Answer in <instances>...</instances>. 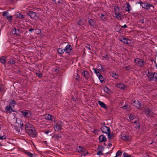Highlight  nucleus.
Listing matches in <instances>:
<instances>
[{
  "label": "nucleus",
  "instance_id": "f257e3e1",
  "mask_svg": "<svg viewBox=\"0 0 157 157\" xmlns=\"http://www.w3.org/2000/svg\"><path fill=\"white\" fill-rule=\"evenodd\" d=\"M24 125L25 126V132L29 136L33 138L37 136V133L32 124L29 123H26Z\"/></svg>",
  "mask_w": 157,
  "mask_h": 157
},
{
  "label": "nucleus",
  "instance_id": "f03ea898",
  "mask_svg": "<svg viewBox=\"0 0 157 157\" xmlns=\"http://www.w3.org/2000/svg\"><path fill=\"white\" fill-rule=\"evenodd\" d=\"M147 76L148 77L149 80L157 81V73L156 72L152 74L148 71L146 74Z\"/></svg>",
  "mask_w": 157,
  "mask_h": 157
},
{
  "label": "nucleus",
  "instance_id": "7ed1b4c3",
  "mask_svg": "<svg viewBox=\"0 0 157 157\" xmlns=\"http://www.w3.org/2000/svg\"><path fill=\"white\" fill-rule=\"evenodd\" d=\"M134 61L136 64L139 67H143L145 64V62L143 59L138 58L135 59Z\"/></svg>",
  "mask_w": 157,
  "mask_h": 157
},
{
  "label": "nucleus",
  "instance_id": "20e7f679",
  "mask_svg": "<svg viewBox=\"0 0 157 157\" xmlns=\"http://www.w3.org/2000/svg\"><path fill=\"white\" fill-rule=\"evenodd\" d=\"M63 125L62 121H59L57 122L56 124L54 129L55 131L58 132L62 129V127Z\"/></svg>",
  "mask_w": 157,
  "mask_h": 157
},
{
  "label": "nucleus",
  "instance_id": "39448f33",
  "mask_svg": "<svg viewBox=\"0 0 157 157\" xmlns=\"http://www.w3.org/2000/svg\"><path fill=\"white\" fill-rule=\"evenodd\" d=\"M114 9L115 13V17L117 19H119L121 17V14L120 12V9L118 7L114 6Z\"/></svg>",
  "mask_w": 157,
  "mask_h": 157
},
{
  "label": "nucleus",
  "instance_id": "423d86ee",
  "mask_svg": "<svg viewBox=\"0 0 157 157\" xmlns=\"http://www.w3.org/2000/svg\"><path fill=\"white\" fill-rule=\"evenodd\" d=\"M38 13L33 11H30L27 13V15L29 16L32 19H36L38 17Z\"/></svg>",
  "mask_w": 157,
  "mask_h": 157
},
{
  "label": "nucleus",
  "instance_id": "0eeeda50",
  "mask_svg": "<svg viewBox=\"0 0 157 157\" xmlns=\"http://www.w3.org/2000/svg\"><path fill=\"white\" fill-rule=\"evenodd\" d=\"M22 117H29L31 116V113L28 110H23L21 111Z\"/></svg>",
  "mask_w": 157,
  "mask_h": 157
},
{
  "label": "nucleus",
  "instance_id": "6e6552de",
  "mask_svg": "<svg viewBox=\"0 0 157 157\" xmlns=\"http://www.w3.org/2000/svg\"><path fill=\"white\" fill-rule=\"evenodd\" d=\"M10 33L18 36L19 35L20 30L18 29H16L14 27H13L11 29Z\"/></svg>",
  "mask_w": 157,
  "mask_h": 157
},
{
  "label": "nucleus",
  "instance_id": "1a4fd4ad",
  "mask_svg": "<svg viewBox=\"0 0 157 157\" xmlns=\"http://www.w3.org/2000/svg\"><path fill=\"white\" fill-rule=\"evenodd\" d=\"M101 129L102 132L107 134L109 132H110V129L108 127L103 126L101 128Z\"/></svg>",
  "mask_w": 157,
  "mask_h": 157
},
{
  "label": "nucleus",
  "instance_id": "9d476101",
  "mask_svg": "<svg viewBox=\"0 0 157 157\" xmlns=\"http://www.w3.org/2000/svg\"><path fill=\"white\" fill-rule=\"evenodd\" d=\"M144 112L149 117H152L153 116L154 113L149 108L145 109Z\"/></svg>",
  "mask_w": 157,
  "mask_h": 157
},
{
  "label": "nucleus",
  "instance_id": "9b49d317",
  "mask_svg": "<svg viewBox=\"0 0 157 157\" xmlns=\"http://www.w3.org/2000/svg\"><path fill=\"white\" fill-rule=\"evenodd\" d=\"M66 53L69 54L72 50V46L70 45H67L64 48Z\"/></svg>",
  "mask_w": 157,
  "mask_h": 157
},
{
  "label": "nucleus",
  "instance_id": "f8f14e48",
  "mask_svg": "<svg viewBox=\"0 0 157 157\" xmlns=\"http://www.w3.org/2000/svg\"><path fill=\"white\" fill-rule=\"evenodd\" d=\"M120 40L124 44H129V41H130V40L125 37L122 36L121 38H120Z\"/></svg>",
  "mask_w": 157,
  "mask_h": 157
},
{
  "label": "nucleus",
  "instance_id": "ddd939ff",
  "mask_svg": "<svg viewBox=\"0 0 157 157\" xmlns=\"http://www.w3.org/2000/svg\"><path fill=\"white\" fill-rule=\"evenodd\" d=\"M5 110L6 112L9 113H11L12 112H14L13 109L12 108V107L9 105L6 106Z\"/></svg>",
  "mask_w": 157,
  "mask_h": 157
},
{
  "label": "nucleus",
  "instance_id": "4468645a",
  "mask_svg": "<svg viewBox=\"0 0 157 157\" xmlns=\"http://www.w3.org/2000/svg\"><path fill=\"white\" fill-rule=\"evenodd\" d=\"M152 5L149 3H147L146 2H144V4L142 5V8L149 10L150 9V7L152 6Z\"/></svg>",
  "mask_w": 157,
  "mask_h": 157
},
{
  "label": "nucleus",
  "instance_id": "2eb2a0df",
  "mask_svg": "<svg viewBox=\"0 0 157 157\" xmlns=\"http://www.w3.org/2000/svg\"><path fill=\"white\" fill-rule=\"evenodd\" d=\"M132 105L137 107L138 108H140L141 106L140 104L139 103V101L137 100H135L132 103Z\"/></svg>",
  "mask_w": 157,
  "mask_h": 157
},
{
  "label": "nucleus",
  "instance_id": "dca6fc26",
  "mask_svg": "<svg viewBox=\"0 0 157 157\" xmlns=\"http://www.w3.org/2000/svg\"><path fill=\"white\" fill-rule=\"evenodd\" d=\"M116 85L117 87L121 89H124L126 87V86L122 83H118Z\"/></svg>",
  "mask_w": 157,
  "mask_h": 157
},
{
  "label": "nucleus",
  "instance_id": "f3484780",
  "mask_svg": "<svg viewBox=\"0 0 157 157\" xmlns=\"http://www.w3.org/2000/svg\"><path fill=\"white\" fill-rule=\"evenodd\" d=\"M99 139L100 142H105L107 140L106 137L104 135H100L99 137Z\"/></svg>",
  "mask_w": 157,
  "mask_h": 157
},
{
  "label": "nucleus",
  "instance_id": "a211bd4d",
  "mask_svg": "<svg viewBox=\"0 0 157 157\" xmlns=\"http://www.w3.org/2000/svg\"><path fill=\"white\" fill-rule=\"evenodd\" d=\"M7 57L2 56L0 57V62L3 64H5L7 61Z\"/></svg>",
  "mask_w": 157,
  "mask_h": 157
},
{
  "label": "nucleus",
  "instance_id": "6ab92c4d",
  "mask_svg": "<svg viewBox=\"0 0 157 157\" xmlns=\"http://www.w3.org/2000/svg\"><path fill=\"white\" fill-rule=\"evenodd\" d=\"M82 74L86 79H88L90 78L89 73L86 71H85L82 72Z\"/></svg>",
  "mask_w": 157,
  "mask_h": 157
},
{
  "label": "nucleus",
  "instance_id": "aec40b11",
  "mask_svg": "<svg viewBox=\"0 0 157 157\" xmlns=\"http://www.w3.org/2000/svg\"><path fill=\"white\" fill-rule=\"evenodd\" d=\"M24 152L29 157H36V154H32L30 152L27 151L25 150L24 151Z\"/></svg>",
  "mask_w": 157,
  "mask_h": 157
},
{
  "label": "nucleus",
  "instance_id": "412c9836",
  "mask_svg": "<svg viewBox=\"0 0 157 157\" xmlns=\"http://www.w3.org/2000/svg\"><path fill=\"white\" fill-rule=\"evenodd\" d=\"M16 104V103L15 100L14 99H13L10 101L8 105L12 107V108H13L14 107V106Z\"/></svg>",
  "mask_w": 157,
  "mask_h": 157
},
{
  "label": "nucleus",
  "instance_id": "4be33fe9",
  "mask_svg": "<svg viewBox=\"0 0 157 157\" xmlns=\"http://www.w3.org/2000/svg\"><path fill=\"white\" fill-rule=\"evenodd\" d=\"M99 105L102 108H104L105 109H107V106L106 104H105L104 102L101 101H98Z\"/></svg>",
  "mask_w": 157,
  "mask_h": 157
},
{
  "label": "nucleus",
  "instance_id": "5701e85b",
  "mask_svg": "<svg viewBox=\"0 0 157 157\" xmlns=\"http://www.w3.org/2000/svg\"><path fill=\"white\" fill-rule=\"evenodd\" d=\"M121 138L125 141L128 140L129 139V137L126 135L124 134H122L121 135Z\"/></svg>",
  "mask_w": 157,
  "mask_h": 157
},
{
  "label": "nucleus",
  "instance_id": "b1692460",
  "mask_svg": "<svg viewBox=\"0 0 157 157\" xmlns=\"http://www.w3.org/2000/svg\"><path fill=\"white\" fill-rule=\"evenodd\" d=\"M77 150L79 153L83 152L85 150L84 148L82 147L81 146H79L77 148Z\"/></svg>",
  "mask_w": 157,
  "mask_h": 157
},
{
  "label": "nucleus",
  "instance_id": "393cba45",
  "mask_svg": "<svg viewBox=\"0 0 157 157\" xmlns=\"http://www.w3.org/2000/svg\"><path fill=\"white\" fill-rule=\"evenodd\" d=\"M57 51L59 53L62 54L65 52V50L64 49H62V48H59L58 49Z\"/></svg>",
  "mask_w": 157,
  "mask_h": 157
},
{
  "label": "nucleus",
  "instance_id": "a878e982",
  "mask_svg": "<svg viewBox=\"0 0 157 157\" xmlns=\"http://www.w3.org/2000/svg\"><path fill=\"white\" fill-rule=\"evenodd\" d=\"M16 16L17 17L20 19H23L24 18V16L21 13H18L16 14Z\"/></svg>",
  "mask_w": 157,
  "mask_h": 157
},
{
  "label": "nucleus",
  "instance_id": "bb28decb",
  "mask_svg": "<svg viewBox=\"0 0 157 157\" xmlns=\"http://www.w3.org/2000/svg\"><path fill=\"white\" fill-rule=\"evenodd\" d=\"M45 118L48 120H52V117H53L51 115L48 114L45 115Z\"/></svg>",
  "mask_w": 157,
  "mask_h": 157
},
{
  "label": "nucleus",
  "instance_id": "cd10ccee",
  "mask_svg": "<svg viewBox=\"0 0 157 157\" xmlns=\"http://www.w3.org/2000/svg\"><path fill=\"white\" fill-rule=\"evenodd\" d=\"M88 22L90 25L91 26H92L93 25V24L95 22V21L94 19H89Z\"/></svg>",
  "mask_w": 157,
  "mask_h": 157
},
{
  "label": "nucleus",
  "instance_id": "c85d7f7f",
  "mask_svg": "<svg viewBox=\"0 0 157 157\" xmlns=\"http://www.w3.org/2000/svg\"><path fill=\"white\" fill-rule=\"evenodd\" d=\"M131 10V6L130 4L129 3H128L127 4V6L125 8V10L128 12H130Z\"/></svg>",
  "mask_w": 157,
  "mask_h": 157
},
{
  "label": "nucleus",
  "instance_id": "c756f323",
  "mask_svg": "<svg viewBox=\"0 0 157 157\" xmlns=\"http://www.w3.org/2000/svg\"><path fill=\"white\" fill-rule=\"evenodd\" d=\"M108 135V138L109 140H110L112 139V136H113V134L111 133L110 131V132H109L107 133Z\"/></svg>",
  "mask_w": 157,
  "mask_h": 157
},
{
  "label": "nucleus",
  "instance_id": "7c9ffc66",
  "mask_svg": "<svg viewBox=\"0 0 157 157\" xmlns=\"http://www.w3.org/2000/svg\"><path fill=\"white\" fill-rule=\"evenodd\" d=\"M112 76L115 79H117L118 78V75L117 74L115 73L112 72Z\"/></svg>",
  "mask_w": 157,
  "mask_h": 157
},
{
  "label": "nucleus",
  "instance_id": "2f4dec72",
  "mask_svg": "<svg viewBox=\"0 0 157 157\" xmlns=\"http://www.w3.org/2000/svg\"><path fill=\"white\" fill-rule=\"evenodd\" d=\"M2 15L4 17L6 18V17H8L9 15V12L8 11H4L2 13Z\"/></svg>",
  "mask_w": 157,
  "mask_h": 157
},
{
  "label": "nucleus",
  "instance_id": "473e14b6",
  "mask_svg": "<svg viewBox=\"0 0 157 157\" xmlns=\"http://www.w3.org/2000/svg\"><path fill=\"white\" fill-rule=\"evenodd\" d=\"M15 63V61L12 59H10V60L8 62V63L10 64L11 65L14 64Z\"/></svg>",
  "mask_w": 157,
  "mask_h": 157
},
{
  "label": "nucleus",
  "instance_id": "72a5a7b5",
  "mask_svg": "<svg viewBox=\"0 0 157 157\" xmlns=\"http://www.w3.org/2000/svg\"><path fill=\"white\" fill-rule=\"evenodd\" d=\"M13 18V16L11 15H9L8 17H6V18L8 20V21L10 22H12V20Z\"/></svg>",
  "mask_w": 157,
  "mask_h": 157
},
{
  "label": "nucleus",
  "instance_id": "f704fd0d",
  "mask_svg": "<svg viewBox=\"0 0 157 157\" xmlns=\"http://www.w3.org/2000/svg\"><path fill=\"white\" fill-rule=\"evenodd\" d=\"M136 118V117L135 116H134L132 114H131L129 116V119L130 120V121L133 120L134 119Z\"/></svg>",
  "mask_w": 157,
  "mask_h": 157
},
{
  "label": "nucleus",
  "instance_id": "c9c22d12",
  "mask_svg": "<svg viewBox=\"0 0 157 157\" xmlns=\"http://www.w3.org/2000/svg\"><path fill=\"white\" fill-rule=\"evenodd\" d=\"M104 149V147L101 145L98 146L97 150L98 151H102Z\"/></svg>",
  "mask_w": 157,
  "mask_h": 157
},
{
  "label": "nucleus",
  "instance_id": "e433bc0d",
  "mask_svg": "<svg viewBox=\"0 0 157 157\" xmlns=\"http://www.w3.org/2000/svg\"><path fill=\"white\" fill-rule=\"evenodd\" d=\"M98 76L99 79L101 82H103L104 78H103L102 75H101V74L99 75Z\"/></svg>",
  "mask_w": 157,
  "mask_h": 157
},
{
  "label": "nucleus",
  "instance_id": "4c0bfd02",
  "mask_svg": "<svg viewBox=\"0 0 157 157\" xmlns=\"http://www.w3.org/2000/svg\"><path fill=\"white\" fill-rule=\"evenodd\" d=\"M122 152H121L120 151L118 150L116 153V157H118L121 155L122 154Z\"/></svg>",
  "mask_w": 157,
  "mask_h": 157
},
{
  "label": "nucleus",
  "instance_id": "58836bf2",
  "mask_svg": "<svg viewBox=\"0 0 157 157\" xmlns=\"http://www.w3.org/2000/svg\"><path fill=\"white\" fill-rule=\"evenodd\" d=\"M93 70L97 76L101 74L100 72L96 70L94 68Z\"/></svg>",
  "mask_w": 157,
  "mask_h": 157
},
{
  "label": "nucleus",
  "instance_id": "ea45409f",
  "mask_svg": "<svg viewBox=\"0 0 157 157\" xmlns=\"http://www.w3.org/2000/svg\"><path fill=\"white\" fill-rule=\"evenodd\" d=\"M123 155L124 157H132L131 156L128 155V153L126 152H124L123 153Z\"/></svg>",
  "mask_w": 157,
  "mask_h": 157
},
{
  "label": "nucleus",
  "instance_id": "a19ab883",
  "mask_svg": "<svg viewBox=\"0 0 157 157\" xmlns=\"http://www.w3.org/2000/svg\"><path fill=\"white\" fill-rule=\"evenodd\" d=\"M55 136L56 139H58L59 138H61L62 136L61 134H58L56 135Z\"/></svg>",
  "mask_w": 157,
  "mask_h": 157
},
{
  "label": "nucleus",
  "instance_id": "79ce46f5",
  "mask_svg": "<svg viewBox=\"0 0 157 157\" xmlns=\"http://www.w3.org/2000/svg\"><path fill=\"white\" fill-rule=\"evenodd\" d=\"M104 90L105 92L107 93H108L109 91V89L107 87L104 88Z\"/></svg>",
  "mask_w": 157,
  "mask_h": 157
},
{
  "label": "nucleus",
  "instance_id": "37998d69",
  "mask_svg": "<svg viewBox=\"0 0 157 157\" xmlns=\"http://www.w3.org/2000/svg\"><path fill=\"white\" fill-rule=\"evenodd\" d=\"M6 139V136L5 135L0 136V140H5Z\"/></svg>",
  "mask_w": 157,
  "mask_h": 157
},
{
  "label": "nucleus",
  "instance_id": "c03bdc74",
  "mask_svg": "<svg viewBox=\"0 0 157 157\" xmlns=\"http://www.w3.org/2000/svg\"><path fill=\"white\" fill-rule=\"evenodd\" d=\"M36 74L37 75L38 77L40 78H41L42 75V73L38 74L37 72H36Z\"/></svg>",
  "mask_w": 157,
  "mask_h": 157
},
{
  "label": "nucleus",
  "instance_id": "a18cd8bd",
  "mask_svg": "<svg viewBox=\"0 0 157 157\" xmlns=\"http://www.w3.org/2000/svg\"><path fill=\"white\" fill-rule=\"evenodd\" d=\"M82 20L81 19H80L78 21V25H83V24L82 23Z\"/></svg>",
  "mask_w": 157,
  "mask_h": 157
},
{
  "label": "nucleus",
  "instance_id": "49530a36",
  "mask_svg": "<svg viewBox=\"0 0 157 157\" xmlns=\"http://www.w3.org/2000/svg\"><path fill=\"white\" fill-rule=\"evenodd\" d=\"M128 105H125L124 106H123V107H122V108L123 109H127V108H128Z\"/></svg>",
  "mask_w": 157,
  "mask_h": 157
},
{
  "label": "nucleus",
  "instance_id": "de8ad7c7",
  "mask_svg": "<svg viewBox=\"0 0 157 157\" xmlns=\"http://www.w3.org/2000/svg\"><path fill=\"white\" fill-rule=\"evenodd\" d=\"M85 47L87 48H88L89 50H91V48L90 47V46L89 44H86V45L85 46Z\"/></svg>",
  "mask_w": 157,
  "mask_h": 157
},
{
  "label": "nucleus",
  "instance_id": "09e8293b",
  "mask_svg": "<svg viewBox=\"0 0 157 157\" xmlns=\"http://www.w3.org/2000/svg\"><path fill=\"white\" fill-rule=\"evenodd\" d=\"M136 124V126H135L136 128H140V124H139V123H138L137 124Z\"/></svg>",
  "mask_w": 157,
  "mask_h": 157
},
{
  "label": "nucleus",
  "instance_id": "8fccbe9b",
  "mask_svg": "<svg viewBox=\"0 0 157 157\" xmlns=\"http://www.w3.org/2000/svg\"><path fill=\"white\" fill-rule=\"evenodd\" d=\"M20 127L21 129V130L23 129V124L22 122H21V123H20Z\"/></svg>",
  "mask_w": 157,
  "mask_h": 157
},
{
  "label": "nucleus",
  "instance_id": "3c124183",
  "mask_svg": "<svg viewBox=\"0 0 157 157\" xmlns=\"http://www.w3.org/2000/svg\"><path fill=\"white\" fill-rule=\"evenodd\" d=\"M144 18H143V19H141L139 21V22L143 23L144 22Z\"/></svg>",
  "mask_w": 157,
  "mask_h": 157
},
{
  "label": "nucleus",
  "instance_id": "603ef678",
  "mask_svg": "<svg viewBox=\"0 0 157 157\" xmlns=\"http://www.w3.org/2000/svg\"><path fill=\"white\" fill-rule=\"evenodd\" d=\"M138 3L140 4L141 6L142 7V5H143V4H144V2H142V1H139L137 2Z\"/></svg>",
  "mask_w": 157,
  "mask_h": 157
},
{
  "label": "nucleus",
  "instance_id": "864d4df0",
  "mask_svg": "<svg viewBox=\"0 0 157 157\" xmlns=\"http://www.w3.org/2000/svg\"><path fill=\"white\" fill-rule=\"evenodd\" d=\"M102 151H98L97 154L99 155H102Z\"/></svg>",
  "mask_w": 157,
  "mask_h": 157
},
{
  "label": "nucleus",
  "instance_id": "5fc2aeb1",
  "mask_svg": "<svg viewBox=\"0 0 157 157\" xmlns=\"http://www.w3.org/2000/svg\"><path fill=\"white\" fill-rule=\"evenodd\" d=\"M60 0H56L55 2L56 4H58L60 3Z\"/></svg>",
  "mask_w": 157,
  "mask_h": 157
},
{
  "label": "nucleus",
  "instance_id": "6e6d98bb",
  "mask_svg": "<svg viewBox=\"0 0 157 157\" xmlns=\"http://www.w3.org/2000/svg\"><path fill=\"white\" fill-rule=\"evenodd\" d=\"M101 69H100V70H101L102 71H104L105 69L104 68H102V66L101 65Z\"/></svg>",
  "mask_w": 157,
  "mask_h": 157
},
{
  "label": "nucleus",
  "instance_id": "4d7b16f0",
  "mask_svg": "<svg viewBox=\"0 0 157 157\" xmlns=\"http://www.w3.org/2000/svg\"><path fill=\"white\" fill-rule=\"evenodd\" d=\"M121 27L123 28H126L127 27V26L126 25H124L123 26H122Z\"/></svg>",
  "mask_w": 157,
  "mask_h": 157
},
{
  "label": "nucleus",
  "instance_id": "13d9d810",
  "mask_svg": "<svg viewBox=\"0 0 157 157\" xmlns=\"http://www.w3.org/2000/svg\"><path fill=\"white\" fill-rule=\"evenodd\" d=\"M124 67L127 70H129L128 68L129 67V66H127L125 67Z\"/></svg>",
  "mask_w": 157,
  "mask_h": 157
},
{
  "label": "nucleus",
  "instance_id": "bf43d9fd",
  "mask_svg": "<svg viewBox=\"0 0 157 157\" xmlns=\"http://www.w3.org/2000/svg\"><path fill=\"white\" fill-rule=\"evenodd\" d=\"M102 57L105 58H107L108 57V56L107 54H105L104 56H102Z\"/></svg>",
  "mask_w": 157,
  "mask_h": 157
},
{
  "label": "nucleus",
  "instance_id": "052dcab7",
  "mask_svg": "<svg viewBox=\"0 0 157 157\" xmlns=\"http://www.w3.org/2000/svg\"><path fill=\"white\" fill-rule=\"evenodd\" d=\"M34 30V29H29V31L31 32V33L32 32V31Z\"/></svg>",
  "mask_w": 157,
  "mask_h": 157
},
{
  "label": "nucleus",
  "instance_id": "680f3d73",
  "mask_svg": "<svg viewBox=\"0 0 157 157\" xmlns=\"http://www.w3.org/2000/svg\"><path fill=\"white\" fill-rule=\"evenodd\" d=\"M3 88L1 87H0V91L2 92L3 90Z\"/></svg>",
  "mask_w": 157,
  "mask_h": 157
},
{
  "label": "nucleus",
  "instance_id": "e2e57ef3",
  "mask_svg": "<svg viewBox=\"0 0 157 157\" xmlns=\"http://www.w3.org/2000/svg\"><path fill=\"white\" fill-rule=\"evenodd\" d=\"M134 123H135V124H137V123H139L138 122V121H134Z\"/></svg>",
  "mask_w": 157,
  "mask_h": 157
},
{
  "label": "nucleus",
  "instance_id": "0e129e2a",
  "mask_svg": "<svg viewBox=\"0 0 157 157\" xmlns=\"http://www.w3.org/2000/svg\"><path fill=\"white\" fill-rule=\"evenodd\" d=\"M104 15H103V14H101V18H102V19H103V17H104Z\"/></svg>",
  "mask_w": 157,
  "mask_h": 157
},
{
  "label": "nucleus",
  "instance_id": "69168bd1",
  "mask_svg": "<svg viewBox=\"0 0 157 157\" xmlns=\"http://www.w3.org/2000/svg\"><path fill=\"white\" fill-rule=\"evenodd\" d=\"M49 132V131H46L45 133L46 134H48Z\"/></svg>",
  "mask_w": 157,
  "mask_h": 157
},
{
  "label": "nucleus",
  "instance_id": "338daca9",
  "mask_svg": "<svg viewBox=\"0 0 157 157\" xmlns=\"http://www.w3.org/2000/svg\"><path fill=\"white\" fill-rule=\"evenodd\" d=\"M112 146V144H108V146Z\"/></svg>",
  "mask_w": 157,
  "mask_h": 157
},
{
  "label": "nucleus",
  "instance_id": "774afa93",
  "mask_svg": "<svg viewBox=\"0 0 157 157\" xmlns=\"http://www.w3.org/2000/svg\"><path fill=\"white\" fill-rule=\"evenodd\" d=\"M72 99L73 100V101H75V98H74L73 97L72 98Z\"/></svg>",
  "mask_w": 157,
  "mask_h": 157
}]
</instances>
